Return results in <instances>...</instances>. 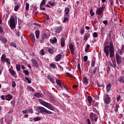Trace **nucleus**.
<instances>
[{
  "instance_id": "nucleus-1",
  "label": "nucleus",
  "mask_w": 124,
  "mask_h": 124,
  "mask_svg": "<svg viewBox=\"0 0 124 124\" xmlns=\"http://www.w3.org/2000/svg\"><path fill=\"white\" fill-rule=\"evenodd\" d=\"M104 52L106 57H109V53L110 58H113L115 55V50L114 49V45L111 42L109 45H107L104 47Z\"/></svg>"
},
{
  "instance_id": "nucleus-2",
  "label": "nucleus",
  "mask_w": 124,
  "mask_h": 124,
  "mask_svg": "<svg viewBox=\"0 0 124 124\" xmlns=\"http://www.w3.org/2000/svg\"><path fill=\"white\" fill-rule=\"evenodd\" d=\"M39 102L40 104H42V105H43V106H45V107H46V108H48V109H49V110H55V108L51 104H49L48 103L45 102L41 99H39Z\"/></svg>"
},
{
  "instance_id": "nucleus-3",
  "label": "nucleus",
  "mask_w": 124,
  "mask_h": 124,
  "mask_svg": "<svg viewBox=\"0 0 124 124\" xmlns=\"http://www.w3.org/2000/svg\"><path fill=\"white\" fill-rule=\"evenodd\" d=\"M10 22V27L11 30H15L16 28V21H15V19L14 16H12L10 17V21L9 20V23Z\"/></svg>"
},
{
  "instance_id": "nucleus-4",
  "label": "nucleus",
  "mask_w": 124,
  "mask_h": 124,
  "mask_svg": "<svg viewBox=\"0 0 124 124\" xmlns=\"http://www.w3.org/2000/svg\"><path fill=\"white\" fill-rule=\"evenodd\" d=\"M38 110L39 112H40L41 114H44V113H46V114H49V115H51L53 113L51 111L46 109V108L42 107H38Z\"/></svg>"
},
{
  "instance_id": "nucleus-5",
  "label": "nucleus",
  "mask_w": 124,
  "mask_h": 124,
  "mask_svg": "<svg viewBox=\"0 0 124 124\" xmlns=\"http://www.w3.org/2000/svg\"><path fill=\"white\" fill-rule=\"evenodd\" d=\"M97 69V68L96 67H95V68H93V69L92 68H90L89 69L88 75L89 78H90V79H92V78H93V75H94V74H95V73H96Z\"/></svg>"
},
{
  "instance_id": "nucleus-6",
  "label": "nucleus",
  "mask_w": 124,
  "mask_h": 124,
  "mask_svg": "<svg viewBox=\"0 0 124 124\" xmlns=\"http://www.w3.org/2000/svg\"><path fill=\"white\" fill-rule=\"evenodd\" d=\"M90 119H91L92 121H93L94 123H96L97 122V120L98 119V116L96 115L95 113H91L90 115Z\"/></svg>"
},
{
  "instance_id": "nucleus-7",
  "label": "nucleus",
  "mask_w": 124,
  "mask_h": 124,
  "mask_svg": "<svg viewBox=\"0 0 124 124\" xmlns=\"http://www.w3.org/2000/svg\"><path fill=\"white\" fill-rule=\"evenodd\" d=\"M104 8H105V7L103 6L98 8L96 11V14H97V15H101Z\"/></svg>"
},
{
  "instance_id": "nucleus-8",
  "label": "nucleus",
  "mask_w": 124,
  "mask_h": 124,
  "mask_svg": "<svg viewBox=\"0 0 124 124\" xmlns=\"http://www.w3.org/2000/svg\"><path fill=\"white\" fill-rule=\"evenodd\" d=\"M116 62L118 64H120L122 62V59H121V56L118 53H116Z\"/></svg>"
},
{
  "instance_id": "nucleus-9",
  "label": "nucleus",
  "mask_w": 124,
  "mask_h": 124,
  "mask_svg": "<svg viewBox=\"0 0 124 124\" xmlns=\"http://www.w3.org/2000/svg\"><path fill=\"white\" fill-rule=\"evenodd\" d=\"M65 14L64 16L65 17H69V8L68 7H66L64 10Z\"/></svg>"
},
{
  "instance_id": "nucleus-10",
  "label": "nucleus",
  "mask_w": 124,
  "mask_h": 124,
  "mask_svg": "<svg viewBox=\"0 0 124 124\" xmlns=\"http://www.w3.org/2000/svg\"><path fill=\"white\" fill-rule=\"evenodd\" d=\"M9 71L10 73H11L12 76H13L15 78H17V76H16V73H15V71H14V70L10 68L9 69Z\"/></svg>"
},
{
  "instance_id": "nucleus-11",
  "label": "nucleus",
  "mask_w": 124,
  "mask_h": 124,
  "mask_svg": "<svg viewBox=\"0 0 124 124\" xmlns=\"http://www.w3.org/2000/svg\"><path fill=\"white\" fill-rule=\"evenodd\" d=\"M105 99V103L106 104H109L110 103V97H109V95L108 94L106 95V97L104 98Z\"/></svg>"
},
{
  "instance_id": "nucleus-12",
  "label": "nucleus",
  "mask_w": 124,
  "mask_h": 124,
  "mask_svg": "<svg viewBox=\"0 0 124 124\" xmlns=\"http://www.w3.org/2000/svg\"><path fill=\"white\" fill-rule=\"evenodd\" d=\"M31 62L33 63V65L35 67L37 68L38 67V63H37V61L35 60L34 59H31Z\"/></svg>"
},
{
  "instance_id": "nucleus-13",
  "label": "nucleus",
  "mask_w": 124,
  "mask_h": 124,
  "mask_svg": "<svg viewBox=\"0 0 124 124\" xmlns=\"http://www.w3.org/2000/svg\"><path fill=\"white\" fill-rule=\"evenodd\" d=\"M13 98V96L12 95L9 94L5 96V99L6 100H7L8 101H9L11 100V99Z\"/></svg>"
},
{
  "instance_id": "nucleus-14",
  "label": "nucleus",
  "mask_w": 124,
  "mask_h": 124,
  "mask_svg": "<svg viewBox=\"0 0 124 124\" xmlns=\"http://www.w3.org/2000/svg\"><path fill=\"white\" fill-rule=\"evenodd\" d=\"M69 49L71 52V54L74 55V46H73V45L71 44L70 45Z\"/></svg>"
},
{
  "instance_id": "nucleus-15",
  "label": "nucleus",
  "mask_w": 124,
  "mask_h": 124,
  "mask_svg": "<svg viewBox=\"0 0 124 124\" xmlns=\"http://www.w3.org/2000/svg\"><path fill=\"white\" fill-rule=\"evenodd\" d=\"M6 60V55L5 54H2L1 57V62H5Z\"/></svg>"
},
{
  "instance_id": "nucleus-16",
  "label": "nucleus",
  "mask_w": 124,
  "mask_h": 124,
  "mask_svg": "<svg viewBox=\"0 0 124 124\" xmlns=\"http://www.w3.org/2000/svg\"><path fill=\"white\" fill-rule=\"evenodd\" d=\"M118 52L120 55H123V53L124 52V46L122 45L121 50H118Z\"/></svg>"
},
{
  "instance_id": "nucleus-17",
  "label": "nucleus",
  "mask_w": 124,
  "mask_h": 124,
  "mask_svg": "<svg viewBox=\"0 0 124 124\" xmlns=\"http://www.w3.org/2000/svg\"><path fill=\"white\" fill-rule=\"evenodd\" d=\"M62 31V27H56L55 29V32L56 33H60Z\"/></svg>"
},
{
  "instance_id": "nucleus-18",
  "label": "nucleus",
  "mask_w": 124,
  "mask_h": 124,
  "mask_svg": "<svg viewBox=\"0 0 124 124\" xmlns=\"http://www.w3.org/2000/svg\"><path fill=\"white\" fill-rule=\"evenodd\" d=\"M57 38H52L51 39H50V43H52V44L57 43Z\"/></svg>"
},
{
  "instance_id": "nucleus-19",
  "label": "nucleus",
  "mask_w": 124,
  "mask_h": 124,
  "mask_svg": "<svg viewBox=\"0 0 124 124\" xmlns=\"http://www.w3.org/2000/svg\"><path fill=\"white\" fill-rule=\"evenodd\" d=\"M118 82L124 83V76H121L118 78Z\"/></svg>"
},
{
  "instance_id": "nucleus-20",
  "label": "nucleus",
  "mask_w": 124,
  "mask_h": 124,
  "mask_svg": "<svg viewBox=\"0 0 124 124\" xmlns=\"http://www.w3.org/2000/svg\"><path fill=\"white\" fill-rule=\"evenodd\" d=\"M111 90V84L108 83L106 86L107 92H109Z\"/></svg>"
},
{
  "instance_id": "nucleus-21",
  "label": "nucleus",
  "mask_w": 124,
  "mask_h": 124,
  "mask_svg": "<svg viewBox=\"0 0 124 124\" xmlns=\"http://www.w3.org/2000/svg\"><path fill=\"white\" fill-rule=\"evenodd\" d=\"M0 40L4 44H5L6 42H7V39H6V38H5L1 37L0 38Z\"/></svg>"
},
{
  "instance_id": "nucleus-22",
  "label": "nucleus",
  "mask_w": 124,
  "mask_h": 124,
  "mask_svg": "<svg viewBox=\"0 0 124 124\" xmlns=\"http://www.w3.org/2000/svg\"><path fill=\"white\" fill-rule=\"evenodd\" d=\"M61 46L62 47H64L65 45V41L63 38H61Z\"/></svg>"
},
{
  "instance_id": "nucleus-23",
  "label": "nucleus",
  "mask_w": 124,
  "mask_h": 124,
  "mask_svg": "<svg viewBox=\"0 0 124 124\" xmlns=\"http://www.w3.org/2000/svg\"><path fill=\"white\" fill-rule=\"evenodd\" d=\"M90 37V34H86L84 35V40H85V41H87V40H88V39Z\"/></svg>"
},
{
  "instance_id": "nucleus-24",
  "label": "nucleus",
  "mask_w": 124,
  "mask_h": 124,
  "mask_svg": "<svg viewBox=\"0 0 124 124\" xmlns=\"http://www.w3.org/2000/svg\"><path fill=\"white\" fill-rule=\"evenodd\" d=\"M53 50H54V48H53V47H48V52L50 54H52L53 53Z\"/></svg>"
},
{
  "instance_id": "nucleus-25",
  "label": "nucleus",
  "mask_w": 124,
  "mask_h": 124,
  "mask_svg": "<svg viewBox=\"0 0 124 124\" xmlns=\"http://www.w3.org/2000/svg\"><path fill=\"white\" fill-rule=\"evenodd\" d=\"M61 58H62V54H58L56 57V61L59 62L61 60Z\"/></svg>"
},
{
  "instance_id": "nucleus-26",
  "label": "nucleus",
  "mask_w": 124,
  "mask_h": 124,
  "mask_svg": "<svg viewBox=\"0 0 124 124\" xmlns=\"http://www.w3.org/2000/svg\"><path fill=\"white\" fill-rule=\"evenodd\" d=\"M35 33L36 35V38H39V31H36Z\"/></svg>"
},
{
  "instance_id": "nucleus-27",
  "label": "nucleus",
  "mask_w": 124,
  "mask_h": 124,
  "mask_svg": "<svg viewBox=\"0 0 124 124\" xmlns=\"http://www.w3.org/2000/svg\"><path fill=\"white\" fill-rule=\"evenodd\" d=\"M16 68L17 71H20V70H21V65L20 64H16Z\"/></svg>"
},
{
  "instance_id": "nucleus-28",
  "label": "nucleus",
  "mask_w": 124,
  "mask_h": 124,
  "mask_svg": "<svg viewBox=\"0 0 124 124\" xmlns=\"http://www.w3.org/2000/svg\"><path fill=\"white\" fill-rule=\"evenodd\" d=\"M48 79L50 81V82H51V83H52L53 84L55 83V80L52 79L51 78V77H50L49 76H48L47 77Z\"/></svg>"
},
{
  "instance_id": "nucleus-29",
  "label": "nucleus",
  "mask_w": 124,
  "mask_h": 124,
  "mask_svg": "<svg viewBox=\"0 0 124 124\" xmlns=\"http://www.w3.org/2000/svg\"><path fill=\"white\" fill-rule=\"evenodd\" d=\"M40 54L41 56H44L45 54V51H44V49H41V51H40Z\"/></svg>"
},
{
  "instance_id": "nucleus-30",
  "label": "nucleus",
  "mask_w": 124,
  "mask_h": 124,
  "mask_svg": "<svg viewBox=\"0 0 124 124\" xmlns=\"http://www.w3.org/2000/svg\"><path fill=\"white\" fill-rule=\"evenodd\" d=\"M30 8V4L29 3H26V7H25V9L27 11H28V10H29Z\"/></svg>"
},
{
  "instance_id": "nucleus-31",
  "label": "nucleus",
  "mask_w": 124,
  "mask_h": 124,
  "mask_svg": "<svg viewBox=\"0 0 124 124\" xmlns=\"http://www.w3.org/2000/svg\"><path fill=\"white\" fill-rule=\"evenodd\" d=\"M34 96L36 97H40L41 96V93H34Z\"/></svg>"
},
{
  "instance_id": "nucleus-32",
  "label": "nucleus",
  "mask_w": 124,
  "mask_h": 124,
  "mask_svg": "<svg viewBox=\"0 0 124 124\" xmlns=\"http://www.w3.org/2000/svg\"><path fill=\"white\" fill-rule=\"evenodd\" d=\"M40 120H41V118L40 117H35L33 119V121H34V122H38V121H40Z\"/></svg>"
},
{
  "instance_id": "nucleus-33",
  "label": "nucleus",
  "mask_w": 124,
  "mask_h": 124,
  "mask_svg": "<svg viewBox=\"0 0 124 124\" xmlns=\"http://www.w3.org/2000/svg\"><path fill=\"white\" fill-rule=\"evenodd\" d=\"M27 90L28 91H30V92H33V91H34V90H33V89L32 88V87H31V86H28L27 87Z\"/></svg>"
},
{
  "instance_id": "nucleus-34",
  "label": "nucleus",
  "mask_w": 124,
  "mask_h": 124,
  "mask_svg": "<svg viewBox=\"0 0 124 124\" xmlns=\"http://www.w3.org/2000/svg\"><path fill=\"white\" fill-rule=\"evenodd\" d=\"M68 16H64V19L63 20V22L65 23L66 22H67L68 21Z\"/></svg>"
},
{
  "instance_id": "nucleus-35",
  "label": "nucleus",
  "mask_w": 124,
  "mask_h": 124,
  "mask_svg": "<svg viewBox=\"0 0 124 124\" xmlns=\"http://www.w3.org/2000/svg\"><path fill=\"white\" fill-rule=\"evenodd\" d=\"M93 100V98H92V97L91 96H88V102L89 103H90V104H92V101Z\"/></svg>"
},
{
  "instance_id": "nucleus-36",
  "label": "nucleus",
  "mask_w": 124,
  "mask_h": 124,
  "mask_svg": "<svg viewBox=\"0 0 124 124\" xmlns=\"http://www.w3.org/2000/svg\"><path fill=\"white\" fill-rule=\"evenodd\" d=\"M28 111L29 113H31V114H33V110L32 108H28Z\"/></svg>"
},
{
  "instance_id": "nucleus-37",
  "label": "nucleus",
  "mask_w": 124,
  "mask_h": 124,
  "mask_svg": "<svg viewBox=\"0 0 124 124\" xmlns=\"http://www.w3.org/2000/svg\"><path fill=\"white\" fill-rule=\"evenodd\" d=\"M23 73H24L25 75H29V74H30V73H29V71L27 70H23Z\"/></svg>"
},
{
  "instance_id": "nucleus-38",
  "label": "nucleus",
  "mask_w": 124,
  "mask_h": 124,
  "mask_svg": "<svg viewBox=\"0 0 124 124\" xmlns=\"http://www.w3.org/2000/svg\"><path fill=\"white\" fill-rule=\"evenodd\" d=\"M83 82L84 83H85V84H88V78H83Z\"/></svg>"
},
{
  "instance_id": "nucleus-39",
  "label": "nucleus",
  "mask_w": 124,
  "mask_h": 124,
  "mask_svg": "<svg viewBox=\"0 0 124 124\" xmlns=\"http://www.w3.org/2000/svg\"><path fill=\"white\" fill-rule=\"evenodd\" d=\"M5 62H7V63H8L9 64H10V59L8 58H6Z\"/></svg>"
},
{
  "instance_id": "nucleus-40",
  "label": "nucleus",
  "mask_w": 124,
  "mask_h": 124,
  "mask_svg": "<svg viewBox=\"0 0 124 124\" xmlns=\"http://www.w3.org/2000/svg\"><path fill=\"white\" fill-rule=\"evenodd\" d=\"M45 3H46V1L45 0H43L40 4V6L45 5Z\"/></svg>"
},
{
  "instance_id": "nucleus-41",
  "label": "nucleus",
  "mask_w": 124,
  "mask_h": 124,
  "mask_svg": "<svg viewBox=\"0 0 124 124\" xmlns=\"http://www.w3.org/2000/svg\"><path fill=\"white\" fill-rule=\"evenodd\" d=\"M19 6L18 5H16L15 7V11H18V9L19 8Z\"/></svg>"
},
{
  "instance_id": "nucleus-42",
  "label": "nucleus",
  "mask_w": 124,
  "mask_h": 124,
  "mask_svg": "<svg viewBox=\"0 0 124 124\" xmlns=\"http://www.w3.org/2000/svg\"><path fill=\"white\" fill-rule=\"evenodd\" d=\"M56 82L58 85H61V84L62 83V82H61V80L57 79H56Z\"/></svg>"
},
{
  "instance_id": "nucleus-43",
  "label": "nucleus",
  "mask_w": 124,
  "mask_h": 124,
  "mask_svg": "<svg viewBox=\"0 0 124 124\" xmlns=\"http://www.w3.org/2000/svg\"><path fill=\"white\" fill-rule=\"evenodd\" d=\"M95 64V61H93L91 63L92 67H94Z\"/></svg>"
},
{
  "instance_id": "nucleus-44",
  "label": "nucleus",
  "mask_w": 124,
  "mask_h": 124,
  "mask_svg": "<svg viewBox=\"0 0 124 124\" xmlns=\"http://www.w3.org/2000/svg\"><path fill=\"white\" fill-rule=\"evenodd\" d=\"M25 79L27 81L29 84H31V80H30V79H29L27 77L25 78Z\"/></svg>"
},
{
  "instance_id": "nucleus-45",
  "label": "nucleus",
  "mask_w": 124,
  "mask_h": 124,
  "mask_svg": "<svg viewBox=\"0 0 124 124\" xmlns=\"http://www.w3.org/2000/svg\"><path fill=\"white\" fill-rule=\"evenodd\" d=\"M50 67H52V68H55V67H56V64L51 63V64H50Z\"/></svg>"
},
{
  "instance_id": "nucleus-46",
  "label": "nucleus",
  "mask_w": 124,
  "mask_h": 124,
  "mask_svg": "<svg viewBox=\"0 0 124 124\" xmlns=\"http://www.w3.org/2000/svg\"><path fill=\"white\" fill-rule=\"evenodd\" d=\"M48 4H50L51 6H54V5H55V2H51V1H48Z\"/></svg>"
},
{
  "instance_id": "nucleus-47",
  "label": "nucleus",
  "mask_w": 124,
  "mask_h": 124,
  "mask_svg": "<svg viewBox=\"0 0 124 124\" xmlns=\"http://www.w3.org/2000/svg\"><path fill=\"white\" fill-rule=\"evenodd\" d=\"M11 46H13V47H14L15 48H16V44L15 43L12 42L11 44Z\"/></svg>"
},
{
  "instance_id": "nucleus-48",
  "label": "nucleus",
  "mask_w": 124,
  "mask_h": 124,
  "mask_svg": "<svg viewBox=\"0 0 124 124\" xmlns=\"http://www.w3.org/2000/svg\"><path fill=\"white\" fill-rule=\"evenodd\" d=\"M103 23L104 24V25H105V26H107V25H108V21H107V20H104L103 21Z\"/></svg>"
},
{
  "instance_id": "nucleus-49",
  "label": "nucleus",
  "mask_w": 124,
  "mask_h": 124,
  "mask_svg": "<svg viewBox=\"0 0 124 124\" xmlns=\"http://www.w3.org/2000/svg\"><path fill=\"white\" fill-rule=\"evenodd\" d=\"M12 86L13 88H15V87H16V83H15L14 81H13L12 83Z\"/></svg>"
},
{
  "instance_id": "nucleus-50",
  "label": "nucleus",
  "mask_w": 124,
  "mask_h": 124,
  "mask_svg": "<svg viewBox=\"0 0 124 124\" xmlns=\"http://www.w3.org/2000/svg\"><path fill=\"white\" fill-rule=\"evenodd\" d=\"M104 86V85L103 84H101V85L99 84H97V87H98V88H99V89H101V88H103Z\"/></svg>"
},
{
  "instance_id": "nucleus-51",
  "label": "nucleus",
  "mask_w": 124,
  "mask_h": 124,
  "mask_svg": "<svg viewBox=\"0 0 124 124\" xmlns=\"http://www.w3.org/2000/svg\"><path fill=\"white\" fill-rule=\"evenodd\" d=\"M93 37H95V38H96V37H97V36H98V35H97V33H96V32H94L93 33Z\"/></svg>"
},
{
  "instance_id": "nucleus-52",
  "label": "nucleus",
  "mask_w": 124,
  "mask_h": 124,
  "mask_svg": "<svg viewBox=\"0 0 124 124\" xmlns=\"http://www.w3.org/2000/svg\"><path fill=\"white\" fill-rule=\"evenodd\" d=\"M90 14L91 16H93V15H94V13L93 12V9L90 10Z\"/></svg>"
},
{
  "instance_id": "nucleus-53",
  "label": "nucleus",
  "mask_w": 124,
  "mask_h": 124,
  "mask_svg": "<svg viewBox=\"0 0 124 124\" xmlns=\"http://www.w3.org/2000/svg\"><path fill=\"white\" fill-rule=\"evenodd\" d=\"M2 70H3V67H0V75H1V73H2Z\"/></svg>"
},
{
  "instance_id": "nucleus-54",
  "label": "nucleus",
  "mask_w": 124,
  "mask_h": 124,
  "mask_svg": "<svg viewBox=\"0 0 124 124\" xmlns=\"http://www.w3.org/2000/svg\"><path fill=\"white\" fill-rule=\"evenodd\" d=\"M8 90H9L8 88H5L3 90V93H6V92H8Z\"/></svg>"
},
{
  "instance_id": "nucleus-55",
  "label": "nucleus",
  "mask_w": 124,
  "mask_h": 124,
  "mask_svg": "<svg viewBox=\"0 0 124 124\" xmlns=\"http://www.w3.org/2000/svg\"><path fill=\"white\" fill-rule=\"evenodd\" d=\"M88 61V57L87 56H85L84 57V62H87Z\"/></svg>"
},
{
  "instance_id": "nucleus-56",
  "label": "nucleus",
  "mask_w": 124,
  "mask_h": 124,
  "mask_svg": "<svg viewBox=\"0 0 124 124\" xmlns=\"http://www.w3.org/2000/svg\"><path fill=\"white\" fill-rule=\"evenodd\" d=\"M62 86L66 91H68L69 90L68 88H67V86L64 85V84H62Z\"/></svg>"
},
{
  "instance_id": "nucleus-57",
  "label": "nucleus",
  "mask_w": 124,
  "mask_h": 124,
  "mask_svg": "<svg viewBox=\"0 0 124 124\" xmlns=\"http://www.w3.org/2000/svg\"><path fill=\"white\" fill-rule=\"evenodd\" d=\"M31 40L33 43H34V42H35V38L34 37V36L31 37Z\"/></svg>"
},
{
  "instance_id": "nucleus-58",
  "label": "nucleus",
  "mask_w": 124,
  "mask_h": 124,
  "mask_svg": "<svg viewBox=\"0 0 124 124\" xmlns=\"http://www.w3.org/2000/svg\"><path fill=\"white\" fill-rule=\"evenodd\" d=\"M66 75L67 76H68V77H72V75L69 74V73H66Z\"/></svg>"
},
{
  "instance_id": "nucleus-59",
  "label": "nucleus",
  "mask_w": 124,
  "mask_h": 124,
  "mask_svg": "<svg viewBox=\"0 0 124 124\" xmlns=\"http://www.w3.org/2000/svg\"><path fill=\"white\" fill-rule=\"evenodd\" d=\"M40 9L41 10H43V11H45V10H46V9H45V8L42 7V6H40Z\"/></svg>"
},
{
  "instance_id": "nucleus-60",
  "label": "nucleus",
  "mask_w": 124,
  "mask_h": 124,
  "mask_svg": "<svg viewBox=\"0 0 124 124\" xmlns=\"http://www.w3.org/2000/svg\"><path fill=\"white\" fill-rule=\"evenodd\" d=\"M3 32V29H2V27L0 26V33H2Z\"/></svg>"
},
{
  "instance_id": "nucleus-61",
  "label": "nucleus",
  "mask_w": 124,
  "mask_h": 124,
  "mask_svg": "<svg viewBox=\"0 0 124 124\" xmlns=\"http://www.w3.org/2000/svg\"><path fill=\"white\" fill-rule=\"evenodd\" d=\"M120 99H121V96L119 95L117 96L116 100L119 102L120 101Z\"/></svg>"
},
{
  "instance_id": "nucleus-62",
  "label": "nucleus",
  "mask_w": 124,
  "mask_h": 124,
  "mask_svg": "<svg viewBox=\"0 0 124 124\" xmlns=\"http://www.w3.org/2000/svg\"><path fill=\"white\" fill-rule=\"evenodd\" d=\"M15 100H13L11 102V103L12 104V105H15Z\"/></svg>"
},
{
  "instance_id": "nucleus-63",
  "label": "nucleus",
  "mask_w": 124,
  "mask_h": 124,
  "mask_svg": "<svg viewBox=\"0 0 124 124\" xmlns=\"http://www.w3.org/2000/svg\"><path fill=\"white\" fill-rule=\"evenodd\" d=\"M28 113V110L25 109L22 111V114H26Z\"/></svg>"
},
{
  "instance_id": "nucleus-64",
  "label": "nucleus",
  "mask_w": 124,
  "mask_h": 124,
  "mask_svg": "<svg viewBox=\"0 0 124 124\" xmlns=\"http://www.w3.org/2000/svg\"><path fill=\"white\" fill-rule=\"evenodd\" d=\"M88 124H91V121H90V119L88 118L87 119Z\"/></svg>"
}]
</instances>
